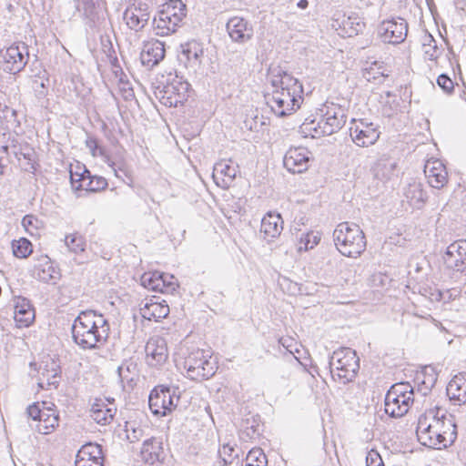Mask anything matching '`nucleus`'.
<instances>
[{
  "label": "nucleus",
  "instance_id": "obj_1",
  "mask_svg": "<svg viewBox=\"0 0 466 466\" xmlns=\"http://www.w3.org/2000/svg\"><path fill=\"white\" fill-rule=\"evenodd\" d=\"M74 342L83 350H95L104 344L109 335L108 321L94 310L81 311L72 327Z\"/></svg>",
  "mask_w": 466,
  "mask_h": 466
},
{
  "label": "nucleus",
  "instance_id": "obj_2",
  "mask_svg": "<svg viewBox=\"0 0 466 466\" xmlns=\"http://www.w3.org/2000/svg\"><path fill=\"white\" fill-rule=\"evenodd\" d=\"M325 108L318 121L306 118L300 126V131L312 137L330 136L339 131L347 121L344 109L335 104L325 106Z\"/></svg>",
  "mask_w": 466,
  "mask_h": 466
},
{
  "label": "nucleus",
  "instance_id": "obj_3",
  "mask_svg": "<svg viewBox=\"0 0 466 466\" xmlns=\"http://www.w3.org/2000/svg\"><path fill=\"white\" fill-rule=\"evenodd\" d=\"M337 249L346 257L357 258L366 249L365 235L356 224L339 223L333 231Z\"/></svg>",
  "mask_w": 466,
  "mask_h": 466
},
{
  "label": "nucleus",
  "instance_id": "obj_4",
  "mask_svg": "<svg viewBox=\"0 0 466 466\" xmlns=\"http://www.w3.org/2000/svg\"><path fill=\"white\" fill-rule=\"evenodd\" d=\"M329 367L333 380L343 384L352 381L360 370V359L350 348H340L329 357Z\"/></svg>",
  "mask_w": 466,
  "mask_h": 466
},
{
  "label": "nucleus",
  "instance_id": "obj_5",
  "mask_svg": "<svg viewBox=\"0 0 466 466\" xmlns=\"http://www.w3.org/2000/svg\"><path fill=\"white\" fill-rule=\"evenodd\" d=\"M187 15V5L181 0H169L153 20L156 34L161 36L175 33Z\"/></svg>",
  "mask_w": 466,
  "mask_h": 466
},
{
  "label": "nucleus",
  "instance_id": "obj_6",
  "mask_svg": "<svg viewBox=\"0 0 466 466\" xmlns=\"http://www.w3.org/2000/svg\"><path fill=\"white\" fill-rule=\"evenodd\" d=\"M414 389L409 382L393 384L385 396V412L391 418L404 416L414 401Z\"/></svg>",
  "mask_w": 466,
  "mask_h": 466
},
{
  "label": "nucleus",
  "instance_id": "obj_7",
  "mask_svg": "<svg viewBox=\"0 0 466 466\" xmlns=\"http://www.w3.org/2000/svg\"><path fill=\"white\" fill-rule=\"evenodd\" d=\"M191 92L190 84L182 76H169L167 84L157 86L154 95L159 102L168 107L182 106Z\"/></svg>",
  "mask_w": 466,
  "mask_h": 466
},
{
  "label": "nucleus",
  "instance_id": "obj_8",
  "mask_svg": "<svg viewBox=\"0 0 466 466\" xmlns=\"http://www.w3.org/2000/svg\"><path fill=\"white\" fill-rule=\"evenodd\" d=\"M210 359L209 350L197 349L189 352L184 360V368L187 370L188 378L198 380L212 377L216 373L217 367Z\"/></svg>",
  "mask_w": 466,
  "mask_h": 466
},
{
  "label": "nucleus",
  "instance_id": "obj_9",
  "mask_svg": "<svg viewBox=\"0 0 466 466\" xmlns=\"http://www.w3.org/2000/svg\"><path fill=\"white\" fill-rule=\"evenodd\" d=\"M179 399L177 389L159 385L151 390L148 404L153 414L163 417L172 412Z\"/></svg>",
  "mask_w": 466,
  "mask_h": 466
},
{
  "label": "nucleus",
  "instance_id": "obj_10",
  "mask_svg": "<svg viewBox=\"0 0 466 466\" xmlns=\"http://www.w3.org/2000/svg\"><path fill=\"white\" fill-rule=\"evenodd\" d=\"M1 57L3 70L10 74H17L28 63V46L25 43H15L5 50L1 51Z\"/></svg>",
  "mask_w": 466,
  "mask_h": 466
},
{
  "label": "nucleus",
  "instance_id": "obj_11",
  "mask_svg": "<svg viewBox=\"0 0 466 466\" xmlns=\"http://www.w3.org/2000/svg\"><path fill=\"white\" fill-rule=\"evenodd\" d=\"M408 34V23L404 18L397 17L382 21L378 26V35L384 43L398 45L402 43Z\"/></svg>",
  "mask_w": 466,
  "mask_h": 466
},
{
  "label": "nucleus",
  "instance_id": "obj_12",
  "mask_svg": "<svg viewBox=\"0 0 466 466\" xmlns=\"http://www.w3.org/2000/svg\"><path fill=\"white\" fill-rule=\"evenodd\" d=\"M302 100V94H292V90H272L270 106L277 116H285L299 108Z\"/></svg>",
  "mask_w": 466,
  "mask_h": 466
},
{
  "label": "nucleus",
  "instance_id": "obj_13",
  "mask_svg": "<svg viewBox=\"0 0 466 466\" xmlns=\"http://www.w3.org/2000/svg\"><path fill=\"white\" fill-rule=\"evenodd\" d=\"M447 268L466 274V239H459L447 247L443 255Z\"/></svg>",
  "mask_w": 466,
  "mask_h": 466
},
{
  "label": "nucleus",
  "instance_id": "obj_14",
  "mask_svg": "<svg viewBox=\"0 0 466 466\" xmlns=\"http://www.w3.org/2000/svg\"><path fill=\"white\" fill-rule=\"evenodd\" d=\"M269 79L273 90H292V94H303L302 84L280 66L269 69Z\"/></svg>",
  "mask_w": 466,
  "mask_h": 466
},
{
  "label": "nucleus",
  "instance_id": "obj_15",
  "mask_svg": "<svg viewBox=\"0 0 466 466\" xmlns=\"http://www.w3.org/2000/svg\"><path fill=\"white\" fill-rule=\"evenodd\" d=\"M428 417L431 418L435 431L456 441L458 433L453 415L441 408H436L428 410Z\"/></svg>",
  "mask_w": 466,
  "mask_h": 466
},
{
  "label": "nucleus",
  "instance_id": "obj_16",
  "mask_svg": "<svg viewBox=\"0 0 466 466\" xmlns=\"http://www.w3.org/2000/svg\"><path fill=\"white\" fill-rule=\"evenodd\" d=\"M353 126L350 128V137L353 142L359 147H369L373 145L380 137V132L373 123L360 121L355 119Z\"/></svg>",
  "mask_w": 466,
  "mask_h": 466
},
{
  "label": "nucleus",
  "instance_id": "obj_17",
  "mask_svg": "<svg viewBox=\"0 0 466 466\" xmlns=\"http://www.w3.org/2000/svg\"><path fill=\"white\" fill-rule=\"evenodd\" d=\"M310 152L306 147H291L283 158V165L292 174H299L309 168Z\"/></svg>",
  "mask_w": 466,
  "mask_h": 466
},
{
  "label": "nucleus",
  "instance_id": "obj_18",
  "mask_svg": "<svg viewBox=\"0 0 466 466\" xmlns=\"http://www.w3.org/2000/svg\"><path fill=\"white\" fill-rule=\"evenodd\" d=\"M145 352L149 366H162L168 358L166 339L159 336L150 338L146 344Z\"/></svg>",
  "mask_w": 466,
  "mask_h": 466
},
{
  "label": "nucleus",
  "instance_id": "obj_19",
  "mask_svg": "<svg viewBox=\"0 0 466 466\" xmlns=\"http://www.w3.org/2000/svg\"><path fill=\"white\" fill-rule=\"evenodd\" d=\"M226 28L230 39L238 44H245L254 36L252 25L243 17H231L228 21Z\"/></svg>",
  "mask_w": 466,
  "mask_h": 466
},
{
  "label": "nucleus",
  "instance_id": "obj_20",
  "mask_svg": "<svg viewBox=\"0 0 466 466\" xmlns=\"http://www.w3.org/2000/svg\"><path fill=\"white\" fill-rule=\"evenodd\" d=\"M180 49L178 60L184 63L186 67L196 71L202 64L204 55L203 45L197 40H190L185 44H181Z\"/></svg>",
  "mask_w": 466,
  "mask_h": 466
},
{
  "label": "nucleus",
  "instance_id": "obj_21",
  "mask_svg": "<svg viewBox=\"0 0 466 466\" xmlns=\"http://www.w3.org/2000/svg\"><path fill=\"white\" fill-rule=\"evenodd\" d=\"M76 466H104L102 446L88 442L77 451L75 461Z\"/></svg>",
  "mask_w": 466,
  "mask_h": 466
},
{
  "label": "nucleus",
  "instance_id": "obj_22",
  "mask_svg": "<svg viewBox=\"0 0 466 466\" xmlns=\"http://www.w3.org/2000/svg\"><path fill=\"white\" fill-rule=\"evenodd\" d=\"M424 173L431 187L441 189L448 182V172L444 164L439 159L428 160Z\"/></svg>",
  "mask_w": 466,
  "mask_h": 466
},
{
  "label": "nucleus",
  "instance_id": "obj_23",
  "mask_svg": "<svg viewBox=\"0 0 466 466\" xmlns=\"http://www.w3.org/2000/svg\"><path fill=\"white\" fill-rule=\"evenodd\" d=\"M149 18L150 15L147 12V4H140L138 6H129L123 14V19L127 25L135 32L141 31L147 25Z\"/></svg>",
  "mask_w": 466,
  "mask_h": 466
},
{
  "label": "nucleus",
  "instance_id": "obj_24",
  "mask_svg": "<svg viewBox=\"0 0 466 466\" xmlns=\"http://www.w3.org/2000/svg\"><path fill=\"white\" fill-rule=\"evenodd\" d=\"M165 57L164 43L158 40H151L144 43L140 53V61L148 69L158 65Z\"/></svg>",
  "mask_w": 466,
  "mask_h": 466
},
{
  "label": "nucleus",
  "instance_id": "obj_25",
  "mask_svg": "<svg viewBox=\"0 0 466 466\" xmlns=\"http://www.w3.org/2000/svg\"><path fill=\"white\" fill-rule=\"evenodd\" d=\"M141 458L148 464L162 462L165 459L163 441L160 438L152 437L143 442L141 449Z\"/></svg>",
  "mask_w": 466,
  "mask_h": 466
},
{
  "label": "nucleus",
  "instance_id": "obj_26",
  "mask_svg": "<svg viewBox=\"0 0 466 466\" xmlns=\"http://www.w3.org/2000/svg\"><path fill=\"white\" fill-rule=\"evenodd\" d=\"M283 230V219L280 214L272 212L267 213L262 220L260 232L263 234L264 239L268 242L273 241L279 237Z\"/></svg>",
  "mask_w": 466,
  "mask_h": 466
},
{
  "label": "nucleus",
  "instance_id": "obj_27",
  "mask_svg": "<svg viewBox=\"0 0 466 466\" xmlns=\"http://www.w3.org/2000/svg\"><path fill=\"white\" fill-rule=\"evenodd\" d=\"M237 172V167L226 161H220L215 164L212 177L218 187L228 188L235 179Z\"/></svg>",
  "mask_w": 466,
  "mask_h": 466
},
{
  "label": "nucleus",
  "instance_id": "obj_28",
  "mask_svg": "<svg viewBox=\"0 0 466 466\" xmlns=\"http://www.w3.org/2000/svg\"><path fill=\"white\" fill-rule=\"evenodd\" d=\"M446 391L454 405L466 403V373L455 375L448 383Z\"/></svg>",
  "mask_w": 466,
  "mask_h": 466
},
{
  "label": "nucleus",
  "instance_id": "obj_29",
  "mask_svg": "<svg viewBox=\"0 0 466 466\" xmlns=\"http://www.w3.org/2000/svg\"><path fill=\"white\" fill-rule=\"evenodd\" d=\"M106 401L107 403L103 400H96L91 408V417L102 425L110 423L116 412L114 400H106Z\"/></svg>",
  "mask_w": 466,
  "mask_h": 466
},
{
  "label": "nucleus",
  "instance_id": "obj_30",
  "mask_svg": "<svg viewBox=\"0 0 466 466\" xmlns=\"http://www.w3.org/2000/svg\"><path fill=\"white\" fill-rule=\"evenodd\" d=\"M15 321L16 327L30 326L35 319V309L30 301L25 298H19L15 306Z\"/></svg>",
  "mask_w": 466,
  "mask_h": 466
},
{
  "label": "nucleus",
  "instance_id": "obj_31",
  "mask_svg": "<svg viewBox=\"0 0 466 466\" xmlns=\"http://www.w3.org/2000/svg\"><path fill=\"white\" fill-rule=\"evenodd\" d=\"M35 277L45 283L55 284L60 278L59 270L54 266L51 259L45 256L39 264L35 267Z\"/></svg>",
  "mask_w": 466,
  "mask_h": 466
},
{
  "label": "nucleus",
  "instance_id": "obj_32",
  "mask_svg": "<svg viewBox=\"0 0 466 466\" xmlns=\"http://www.w3.org/2000/svg\"><path fill=\"white\" fill-rule=\"evenodd\" d=\"M404 196L413 208H421L426 203L428 196L420 182L413 180L404 188Z\"/></svg>",
  "mask_w": 466,
  "mask_h": 466
},
{
  "label": "nucleus",
  "instance_id": "obj_33",
  "mask_svg": "<svg viewBox=\"0 0 466 466\" xmlns=\"http://www.w3.org/2000/svg\"><path fill=\"white\" fill-rule=\"evenodd\" d=\"M140 313L144 319L158 321L169 314V307L167 304L153 301V299L146 300L140 304Z\"/></svg>",
  "mask_w": 466,
  "mask_h": 466
},
{
  "label": "nucleus",
  "instance_id": "obj_34",
  "mask_svg": "<svg viewBox=\"0 0 466 466\" xmlns=\"http://www.w3.org/2000/svg\"><path fill=\"white\" fill-rule=\"evenodd\" d=\"M437 431L433 429V424L430 417H428V411L424 417H420L416 434L418 441L424 446L431 448L433 447V441Z\"/></svg>",
  "mask_w": 466,
  "mask_h": 466
},
{
  "label": "nucleus",
  "instance_id": "obj_35",
  "mask_svg": "<svg viewBox=\"0 0 466 466\" xmlns=\"http://www.w3.org/2000/svg\"><path fill=\"white\" fill-rule=\"evenodd\" d=\"M56 406L54 404L48 405L47 402H34L29 405L25 410V414L28 420H31L35 424L45 423L47 414H50Z\"/></svg>",
  "mask_w": 466,
  "mask_h": 466
},
{
  "label": "nucleus",
  "instance_id": "obj_36",
  "mask_svg": "<svg viewBox=\"0 0 466 466\" xmlns=\"http://www.w3.org/2000/svg\"><path fill=\"white\" fill-rule=\"evenodd\" d=\"M141 285L150 290L160 292L164 286L163 272H145L140 278Z\"/></svg>",
  "mask_w": 466,
  "mask_h": 466
},
{
  "label": "nucleus",
  "instance_id": "obj_37",
  "mask_svg": "<svg viewBox=\"0 0 466 466\" xmlns=\"http://www.w3.org/2000/svg\"><path fill=\"white\" fill-rule=\"evenodd\" d=\"M86 147L90 150L93 157L100 156L104 157V161L112 167L116 177H120L117 169L115 167V163L111 162L109 156L106 154L105 148L98 145V141L95 137L87 136L86 139Z\"/></svg>",
  "mask_w": 466,
  "mask_h": 466
},
{
  "label": "nucleus",
  "instance_id": "obj_38",
  "mask_svg": "<svg viewBox=\"0 0 466 466\" xmlns=\"http://www.w3.org/2000/svg\"><path fill=\"white\" fill-rule=\"evenodd\" d=\"M59 425V414L55 409L50 414H47L45 423H29L32 430L36 431L41 434H49L53 432Z\"/></svg>",
  "mask_w": 466,
  "mask_h": 466
},
{
  "label": "nucleus",
  "instance_id": "obj_39",
  "mask_svg": "<svg viewBox=\"0 0 466 466\" xmlns=\"http://www.w3.org/2000/svg\"><path fill=\"white\" fill-rule=\"evenodd\" d=\"M344 30L347 31L350 36L357 35L364 32L366 24L364 19L357 14L349 15L342 22Z\"/></svg>",
  "mask_w": 466,
  "mask_h": 466
},
{
  "label": "nucleus",
  "instance_id": "obj_40",
  "mask_svg": "<svg viewBox=\"0 0 466 466\" xmlns=\"http://www.w3.org/2000/svg\"><path fill=\"white\" fill-rule=\"evenodd\" d=\"M396 163L388 157H380L374 165L373 170L378 178H386L393 172Z\"/></svg>",
  "mask_w": 466,
  "mask_h": 466
},
{
  "label": "nucleus",
  "instance_id": "obj_41",
  "mask_svg": "<svg viewBox=\"0 0 466 466\" xmlns=\"http://www.w3.org/2000/svg\"><path fill=\"white\" fill-rule=\"evenodd\" d=\"M13 253L20 258H27L33 251L32 243L25 238L12 242Z\"/></svg>",
  "mask_w": 466,
  "mask_h": 466
},
{
  "label": "nucleus",
  "instance_id": "obj_42",
  "mask_svg": "<svg viewBox=\"0 0 466 466\" xmlns=\"http://www.w3.org/2000/svg\"><path fill=\"white\" fill-rule=\"evenodd\" d=\"M423 50L425 56L431 61H436L441 54V50L438 46L437 41L431 34L424 37Z\"/></svg>",
  "mask_w": 466,
  "mask_h": 466
},
{
  "label": "nucleus",
  "instance_id": "obj_43",
  "mask_svg": "<svg viewBox=\"0 0 466 466\" xmlns=\"http://www.w3.org/2000/svg\"><path fill=\"white\" fill-rule=\"evenodd\" d=\"M76 10L85 17L90 18L96 15L100 0H74Z\"/></svg>",
  "mask_w": 466,
  "mask_h": 466
},
{
  "label": "nucleus",
  "instance_id": "obj_44",
  "mask_svg": "<svg viewBox=\"0 0 466 466\" xmlns=\"http://www.w3.org/2000/svg\"><path fill=\"white\" fill-rule=\"evenodd\" d=\"M65 244L75 254H79L86 248L85 238L77 233L66 236Z\"/></svg>",
  "mask_w": 466,
  "mask_h": 466
},
{
  "label": "nucleus",
  "instance_id": "obj_45",
  "mask_svg": "<svg viewBox=\"0 0 466 466\" xmlns=\"http://www.w3.org/2000/svg\"><path fill=\"white\" fill-rule=\"evenodd\" d=\"M298 238L299 239L300 244L298 249L299 252H302L311 249L318 245L320 240V236L319 233L307 232L301 233Z\"/></svg>",
  "mask_w": 466,
  "mask_h": 466
},
{
  "label": "nucleus",
  "instance_id": "obj_46",
  "mask_svg": "<svg viewBox=\"0 0 466 466\" xmlns=\"http://www.w3.org/2000/svg\"><path fill=\"white\" fill-rule=\"evenodd\" d=\"M245 462V466H267L268 461L260 448H253L248 451Z\"/></svg>",
  "mask_w": 466,
  "mask_h": 466
},
{
  "label": "nucleus",
  "instance_id": "obj_47",
  "mask_svg": "<svg viewBox=\"0 0 466 466\" xmlns=\"http://www.w3.org/2000/svg\"><path fill=\"white\" fill-rule=\"evenodd\" d=\"M89 173H90V171L85 166H80L79 164L76 165V170L71 168L70 169V183H71L72 188L75 187V186L77 183H79V181L88 178Z\"/></svg>",
  "mask_w": 466,
  "mask_h": 466
},
{
  "label": "nucleus",
  "instance_id": "obj_48",
  "mask_svg": "<svg viewBox=\"0 0 466 466\" xmlns=\"http://www.w3.org/2000/svg\"><path fill=\"white\" fill-rule=\"evenodd\" d=\"M88 183H91L92 192H97L105 189L107 187V181L105 177L100 176H92L91 172L88 176Z\"/></svg>",
  "mask_w": 466,
  "mask_h": 466
},
{
  "label": "nucleus",
  "instance_id": "obj_49",
  "mask_svg": "<svg viewBox=\"0 0 466 466\" xmlns=\"http://www.w3.org/2000/svg\"><path fill=\"white\" fill-rule=\"evenodd\" d=\"M437 84L447 94H451L454 90V83L446 74L438 76Z\"/></svg>",
  "mask_w": 466,
  "mask_h": 466
},
{
  "label": "nucleus",
  "instance_id": "obj_50",
  "mask_svg": "<svg viewBox=\"0 0 466 466\" xmlns=\"http://www.w3.org/2000/svg\"><path fill=\"white\" fill-rule=\"evenodd\" d=\"M455 441L449 439L444 434H441L440 432H436L435 439L433 441V447L432 449H446L450 446H451Z\"/></svg>",
  "mask_w": 466,
  "mask_h": 466
},
{
  "label": "nucleus",
  "instance_id": "obj_51",
  "mask_svg": "<svg viewBox=\"0 0 466 466\" xmlns=\"http://www.w3.org/2000/svg\"><path fill=\"white\" fill-rule=\"evenodd\" d=\"M136 370V365L133 363H123L117 368V373L122 381H132L134 380L133 376H129L132 370Z\"/></svg>",
  "mask_w": 466,
  "mask_h": 466
},
{
  "label": "nucleus",
  "instance_id": "obj_52",
  "mask_svg": "<svg viewBox=\"0 0 466 466\" xmlns=\"http://www.w3.org/2000/svg\"><path fill=\"white\" fill-rule=\"evenodd\" d=\"M163 282L165 287L162 291H160L161 293H173L177 287L176 279L173 275L163 273Z\"/></svg>",
  "mask_w": 466,
  "mask_h": 466
},
{
  "label": "nucleus",
  "instance_id": "obj_53",
  "mask_svg": "<svg viewBox=\"0 0 466 466\" xmlns=\"http://www.w3.org/2000/svg\"><path fill=\"white\" fill-rule=\"evenodd\" d=\"M459 295L460 291L456 289L439 290L437 299L446 303L454 300Z\"/></svg>",
  "mask_w": 466,
  "mask_h": 466
},
{
  "label": "nucleus",
  "instance_id": "obj_54",
  "mask_svg": "<svg viewBox=\"0 0 466 466\" xmlns=\"http://www.w3.org/2000/svg\"><path fill=\"white\" fill-rule=\"evenodd\" d=\"M366 466H384L383 461L378 451L370 450L366 456Z\"/></svg>",
  "mask_w": 466,
  "mask_h": 466
},
{
  "label": "nucleus",
  "instance_id": "obj_55",
  "mask_svg": "<svg viewBox=\"0 0 466 466\" xmlns=\"http://www.w3.org/2000/svg\"><path fill=\"white\" fill-rule=\"evenodd\" d=\"M127 438L130 442L139 441L142 436V430L140 428H134L132 425L126 426Z\"/></svg>",
  "mask_w": 466,
  "mask_h": 466
},
{
  "label": "nucleus",
  "instance_id": "obj_56",
  "mask_svg": "<svg viewBox=\"0 0 466 466\" xmlns=\"http://www.w3.org/2000/svg\"><path fill=\"white\" fill-rule=\"evenodd\" d=\"M42 375L45 377L46 376L45 372H43ZM58 378H59V372L56 369L53 368L51 371L46 370V380H47L48 385L57 388V386L59 385V381L57 380Z\"/></svg>",
  "mask_w": 466,
  "mask_h": 466
},
{
  "label": "nucleus",
  "instance_id": "obj_57",
  "mask_svg": "<svg viewBox=\"0 0 466 466\" xmlns=\"http://www.w3.org/2000/svg\"><path fill=\"white\" fill-rule=\"evenodd\" d=\"M246 431H248L247 434L250 437H253V435H259L260 434V425L258 422L256 421L255 418H253L252 422H249V420H246Z\"/></svg>",
  "mask_w": 466,
  "mask_h": 466
},
{
  "label": "nucleus",
  "instance_id": "obj_58",
  "mask_svg": "<svg viewBox=\"0 0 466 466\" xmlns=\"http://www.w3.org/2000/svg\"><path fill=\"white\" fill-rule=\"evenodd\" d=\"M37 218L33 216V215H26L22 219V225L24 228H25L26 229L29 228V227H34V228H36L35 226V223L37 222Z\"/></svg>",
  "mask_w": 466,
  "mask_h": 466
},
{
  "label": "nucleus",
  "instance_id": "obj_59",
  "mask_svg": "<svg viewBox=\"0 0 466 466\" xmlns=\"http://www.w3.org/2000/svg\"><path fill=\"white\" fill-rule=\"evenodd\" d=\"M373 67H370L369 70H367V72H365L363 74V76L368 80V81H371V80H374L376 81L377 79L379 78H383L385 76H387V75H385L383 72H380L379 73V76H375V74H372V71H373Z\"/></svg>",
  "mask_w": 466,
  "mask_h": 466
},
{
  "label": "nucleus",
  "instance_id": "obj_60",
  "mask_svg": "<svg viewBox=\"0 0 466 466\" xmlns=\"http://www.w3.org/2000/svg\"><path fill=\"white\" fill-rule=\"evenodd\" d=\"M91 183H88V179L86 178L85 180L79 181L75 187H73L74 190H86L92 192V187L90 186Z\"/></svg>",
  "mask_w": 466,
  "mask_h": 466
},
{
  "label": "nucleus",
  "instance_id": "obj_61",
  "mask_svg": "<svg viewBox=\"0 0 466 466\" xmlns=\"http://www.w3.org/2000/svg\"><path fill=\"white\" fill-rule=\"evenodd\" d=\"M435 380L436 379L432 377L431 379H429L428 381L423 380L422 383L425 385L427 390H431L433 387Z\"/></svg>",
  "mask_w": 466,
  "mask_h": 466
},
{
  "label": "nucleus",
  "instance_id": "obj_62",
  "mask_svg": "<svg viewBox=\"0 0 466 466\" xmlns=\"http://www.w3.org/2000/svg\"><path fill=\"white\" fill-rule=\"evenodd\" d=\"M309 5V1L308 0H299L298 3H297V6L300 9H306Z\"/></svg>",
  "mask_w": 466,
  "mask_h": 466
},
{
  "label": "nucleus",
  "instance_id": "obj_63",
  "mask_svg": "<svg viewBox=\"0 0 466 466\" xmlns=\"http://www.w3.org/2000/svg\"><path fill=\"white\" fill-rule=\"evenodd\" d=\"M289 340V339L281 338V339H279V343L283 347H285L290 353H292V351L290 350H289V345L288 344Z\"/></svg>",
  "mask_w": 466,
  "mask_h": 466
},
{
  "label": "nucleus",
  "instance_id": "obj_64",
  "mask_svg": "<svg viewBox=\"0 0 466 466\" xmlns=\"http://www.w3.org/2000/svg\"><path fill=\"white\" fill-rule=\"evenodd\" d=\"M234 451V448L229 445H224L223 446V452L225 454H229Z\"/></svg>",
  "mask_w": 466,
  "mask_h": 466
}]
</instances>
